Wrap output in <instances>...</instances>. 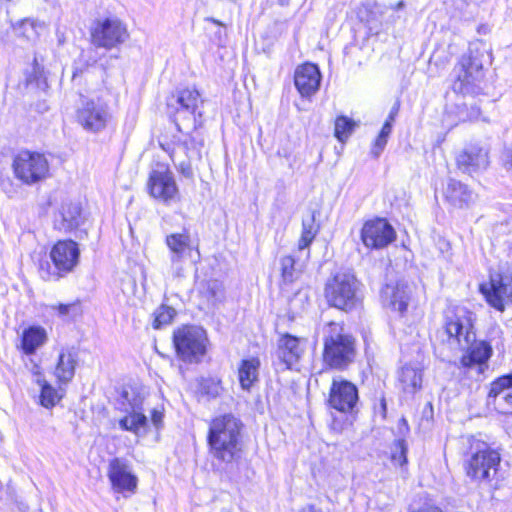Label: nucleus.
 Returning <instances> with one entry per match:
<instances>
[{"instance_id": "obj_1", "label": "nucleus", "mask_w": 512, "mask_h": 512, "mask_svg": "<svg viewBox=\"0 0 512 512\" xmlns=\"http://www.w3.org/2000/svg\"><path fill=\"white\" fill-rule=\"evenodd\" d=\"M243 429V422L231 413L214 418L207 436L212 456L225 464H232L240 459Z\"/></svg>"}, {"instance_id": "obj_2", "label": "nucleus", "mask_w": 512, "mask_h": 512, "mask_svg": "<svg viewBox=\"0 0 512 512\" xmlns=\"http://www.w3.org/2000/svg\"><path fill=\"white\" fill-rule=\"evenodd\" d=\"M500 454L486 442L474 440L464 460L466 476L476 483H489L500 464Z\"/></svg>"}, {"instance_id": "obj_3", "label": "nucleus", "mask_w": 512, "mask_h": 512, "mask_svg": "<svg viewBox=\"0 0 512 512\" xmlns=\"http://www.w3.org/2000/svg\"><path fill=\"white\" fill-rule=\"evenodd\" d=\"M355 357V340L343 333V327L335 322L327 325L324 338L323 360L335 369L347 367Z\"/></svg>"}, {"instance_id": "obj_4", "label": "nucleus", "mask_w": 512, "mask_h": 512, "mask_svg": "<svg viewBox=\"0 0 512 512\" xmlns=\"http://www.w3.org/2000/svg\"><path fill=\"white\" fill-rule=\"evenodd\" d=\"M476 314L463 306L448 308L444 313L443 329L447 342L452 345H468L476 334Z\"/></svg>"}, {"instance_id": "obj_5", "label": "nucleus", "mask_w": 512, "mask_h": 512, "mask_svg": "<svg viewBox=\"0 0 512 512\" xmlns=\"http://www.w3.org/2000/svg\"><path fill=\"white\" fill-rule=\"evenodd\" d=\"M80 250L73 240H59L50 251L49 263L40 265V275L45 281H57L72 272L79 263Z\"/></svg>"}, {"instance_id": "obj_6", "label": "nucleus", "mask_w": 512, "mask_h": 512, "mask_svg": "<svg viewBox=\"0 0 512 512\" xmlns=\"http://www.w3.org/2000/svg\"><path fill=\"white\" fill-rule=\"evenodd\" d=\"M173 344L180 360L199 363L207 351V333L202 327L185 325L174 331Z\"/></svg>"}, {"instance_id": "obj_7", "label": "nucleus", "mask_w": 512, "mask_h": 512, "mask_svg": "<svg viewBox=\"0 0 512 512\" xmlns=\"http://www.w3.org/2000/svg\"><path fill=\"white\" fill-rule=\"evenodd\" d=\"M203 99L195 88L179 90L168 102V107L174 109V122L179 131H182L181 124L187 128H196L201 122L202 111L200 110Z\"/></svg>"}, {"instance_id": "obj_8", "label": "nucleus", "mask_w": 512, "mask_h": 512, "mask_svg": "<svg viewBox=\"0 0 512 512\" xmlns=\"http://www.w3.org/2000/svg\"><path fill=\"white\" fill-rule=\"evenodd\" d=\"M359 283L350 272H338L326 283L325 298L328 304L340 310L348 311L357 303Z\"/></svg>"}, {"instance_id": "obj_9", "label": "nucleus", "mask_w": 512, "mask_h": 512, "mask_svg": "<svg viewBox=\"0 0 512 512\" xmlns=\"http://www.w3.org/2000/svg\"><path fill=\"white\" fill-rule=\"evenodd\" d=\"M145 394L136 387H126L120 395L122 410L126 415L119 420V426L124 431L138 434L140 429L146 428L148 419L144 414Z\"/></svg>"}, {"instance_id": "obj_10", "label": "nucleus", "mask_w": 512, "mask_h": 512, "mask_svg": "<svg viewBox=\"0 0 512 512\" xmlns=\"http://www.w3.org/2000/svg\"><path fill=\"white\" fill-rule=\"evenodd\" d=\"M14 175L27 185L44 180L49 174V162L46 156L29 150L19 151L12 163Z\"/></svg>"}, {"instance_id": "obj_11", "label": "nucleus", "mask_w": 512, "mask_h": 512, "mask_svg": "<svg viewBox=\"0 0 512 512\" xmlns=\"http://www.w3.org/2000/svg\"><path fill=\"white\" fill-rule=\"evenodd\" d=\"M453 71L456 77L453 83L455 92L463 94L478 92V83L484 78L483 63L478 54L470 51L469 54L463 55Z\"/></svg>"}, {"instance_id": "obj_12", "label": "nucleus", "mask_w": 512, "mask_h": 512, "mask_svg": "<svg viewBox=\"0 0 512 512\" xmlns=\"http://www.w3.org/2000/svg\"><path fill=\"white\" fill-rule=\"evenodd\" d=\"M129 38L126 25L118 18L99 20L91 31V42L95 47L111 50Z\"/></svg>"}, {"instance_id": "obj_13", "label": "nucleus", "mask_w": 512, "mask_h": 512, "mask_svg": "<svg viewBox=\"0 0 512 512\" xmlns=\"http://www.w3.org/2000/svg\"><path fill=\"white\" fill-rule=\"evenodd\" d=\"M149 194L169 205L179 200V190L173 173L168 168H158L150 172L147 182Z\"/></svg>"}, {"instance_id": "obj_14", "label": "nucleus", "mask_w": 512, "mask_h": 512, "mask_svg": "<svg viewBox=\"0 0 512 512\" xmlns=\"http://www.w3.org/2000/svg\"><path fill=\"white\" fill-rule=\"evenodd\" d=\"M359 401L358 388L343 378H334L330 387L328 405L341 413H353Z\"/></svg>"}, {"instance_id": "obj_15", "label": "nucleus", "mask_w": 512, "mask_h": 512, "mask_svg": "<svg viewBox=\"0 0 512 512\" xmlns=\"http://www.w3.org/2000/svg\"><path fill=\"white\" fill-rule=\"evenodd\" d=\"M396 238L392 225L384 218H376L365 222L361 229V240L367 248L381 249L388 246Z\"/></svg>"}, {"instance_id": "obj_16", "label": "nucleus", "mask_w": 512, "mask_h": 512, "mask_svg": "<svg viewBox=\"0 0 512 512\" xmlns=\"http://www.w3.org/2000/svg\"><path fill=\"white\" fill-rule=\"evenodd\" d=\"M465 351L460 359V364L464 368L478 367V371L483 373L488 368V361L493 355V348L487 340H477L476 334L474 339L468 345L459 347Z\"/></svg>"}, {"instance_id": "obj_17", "label": "nucleus", "mask_w": 512, "mask_h": 512, "mask_svg": "<svg viewBox=\"0 0 512 512\" xmlns=\"http://www.w3.org/2000/svg\"><path fill=\"white\" fill-rule=\"evenodd\" d=\"M479 290L487 303L500 312L505 310L506 303L512 302V283L506 282L501 275L492 276L489 283L480 285Z\"/></svg>"}, {"instance_id": "obj_18", "label": "nucleus", "mask_w": 512, "mask_h": 512, "mask_svg": "<svg viewBox=\"0 0 512 512\" xmlns=\"http://www.w3.org/2000/svg\"><path fill=\"white\" fill-rule=\"evenodd\" d=\"M412 286L403 280L386 284L381 290L384 306L404 314L407 311L412 296Z\"/></svg>"}, {"instance_id": "obj_19", "label": "nucleus", "mask_w": 512, "mask_h": 512, "mask_svg": "<svg viewBox=\"0 0 512 512\" xmlns=\"http://www.w3.org/2000/svg\"><path fill=\"white\" fill-rule=\"evenodd\" d=\"M79 123L89 131L102 130L107 123L109 113L105 104L100 101H86L78 110Z\"/></svg>"}, {"instance_id": "obj_20", "label": "nucleus", "mask_w": 512, "mask_h": 512, "mask_svg": "<svg viewBox=\"0 0 512 512\" xmlns=\"http://www.w3.org/2000/svg\"><path fill=\"white\" fill-rule=\"evenodd\" d=\"M322 75L316 64L305 63L294 72V84L302 97L309 98L320 88Z\"/></svg>"}, {"instance_id": "obj_21", "label": "nucleus", "mask_w": 512, "mask_h": 512, "mask_svg": "<svg viewBox=\"0 0 512 512\" xmlns=\"http://www.w3.org/2000/svg\"><path fill=\"white\" fill-rule=\"evenodd\" d=\"M108 478L117 492H134L137 487V477L132 474L124 459L114 458L108 467Z\"/></svg>"}, {"instance_id": "obj_22", "label": "nucleus", "mask_w": 512, "mask_h": 512, "mask_svg": "<svg viewBox=\"0 0 512 512\" xmlns=\"http://www.w3.org/2000/svg\"><path fill=\"white\" fill-rule=\"evenodd\" d=\"M445 201L456 209L470 208L477 199V194L468 185L455 179H449L443 190Z\"/></svg>"}, {"instance_id": "obj_23", "label": "nucleus", "mask_w": 512, "mask_h": 512, "mask_svg": "<svg viewBox=\"0 0 512 512\" xmlns=\"http://www.w3.org/2000/svg\"><path fill=\"white\" fill-rule=\"evenodd\" d=\"M457 165L464 173L473 174L488 166V153L478 146H469L457 156Z\"/></svg>"}, {"instance_id": "obj_24", "label": "nucleus", "mask_w": 512, "mask_h": 512, "mask_svg": "<svg viewBox=\"0 0 512 512\" xmlns=\"http://www.w3.org/2000/svg\"><path fill=\"white\" fill-rule=\"evenodd\" d=\"M303 353L300 339L288 333L281 335L277 343L276 356L285 369L298 362Z\"/></svg>"}, {"instance_id": "obj_25", "label": "nucleus", "mask_w": 512, "mask_h": 512, "mask_svg": "<svg viewBox=\"0 0 512 512\" xmlns=\"http://www.w3.org/2000/svg\"><path fill=\"white\" fill-rule=\"evenodd\" d=\"M488 403L495 407H512V372L495 379L488 392Z\"/></svg>"}, {"instance_id": "obj_26", "label": "nucleus", "mask_w": 512, "mask_h": 512, "mask_svg": "<svg viewBox=\"0 0 512 512\" xmlns=\"http://www.w3.org/2000/svg\"><path fill=\"white\" fill-rule=\"evenodd\" d=\"M82 223V208L79 203L64 202L55 215L54 227L59 231L69 232Z\"/></svg>"}, {"instance_id": "obj_27", "label": "nucleus", "mask_w": 512, "mask_h": 512, "mask_svg": "<svg viewBox=\"0 0 512 512\" xmlns=\"http://www.w3.org/2000/svg\"><path fill=\"white\" fill-rule=\"evenodd\" d=\"M165 243L170 251L171 265L179 275L180 264L191 249L190 236L188 233H172L166 236Z\"/></svg>"}, {"instance_id": "obj_28", "label": "nucleus", "mask_w": 512, "mask_h": 512, "mask_svg": "<svg viewBox=\"0 0 512 512\" xmlns=\"http://www.w3.org/2000/svg\"><path fill=\"white\" fill-rule=\"evenodd\" d=\"M77 357L78 353L74 347H64L60 350L54 372L60 383L68 384L73 379Z\"/></svg>"}, {"instance_id": "obj_29", "label": "nucleus", "mask_w": 512, "mask_h": 512, "mask_svg": "<svg viewBox=\"0 0 512 512\" xmlns=\"http://www.w3.org/2000/svg\"><path fill=\"white\" fill-rule=\"evenodd\" d=\"M35 383L40 387V404L47 409L56 406L64 396V390L56 389L46 381L44 375L40 372L39 367H35L33 372Z\"/></svg>"}, {"instance_id": "obj_30", "label": "nucleus", "mask_w": 512, "mask_h": 512, "mask_svg": "<svg viewBox=\"0 0 512 512\" xmlns=\"http://www.w3.org/2000/svg\"><path fill=\"white\" fill-rule=\"evenodd\" d=\"M261 362L257 357L243 359L238 367V379L243 390L249 391L259 380Z\"/></svg>"}, {"instance_id": "obj_31", "label": "nucleus", "mask_w": 512, "mask_h": 512, "mask_svg": "<svg viewBox=\"0 0 512 512\" xmlns=\"http://www.w3.org/2000/svg\"><path fill=\"white\" fill-rule=\"evenodd\" d=\"M46 340L47 334L44 328L31 326L23 331L21 346L26 355H32Z\"/></svg>"}, {"instance_id": "obj_32", "label": "nucleus", "mask_w": 512, "mask_h": 512, "mask_svg": "<svg viewBox=\"0 0 512 512\" xmlns=\"http://www.w3.org/2000/svg\"><path fill=\"white\" fill-rule=\"evenodd\" d=\"M399 381L405 392L414 393L417 389L421 388L422 371L415 365L407 364L401 368Z\"/></svg>"}, {"instance_id": "obj_33", "label": "nucleus", "mask_w": 512, "mask_h": 512, "mask_svg": "<svg viewBox=\"0 0 512 512\" xmlns=\"http://www.w3.org/2000/svg\"><path fill=\"white\" fill-rule=\"evenodd\" d=\"M280 265L281 276L285 283H293L302 273V266L298 264L296 259L291 255L282 257Z\"/></svg>"}, {"instance_id": "obj_34", "label": "nucleus", "mask_w": 512, "mask_h": 512, "mask_svg": "<svg viewBox=\"0 0 512 512\" xmlns=\"http://www.w3.org/2000/svg\"><path fill=\"white\" fill-rule=\"evenodd\" d=\"M318 233V227L315 225V216L312 214L309 218L303 219L302 221V234L298 242L299 250L306 249L313 242L316 234Z\"/></svg>"}, {"instance_id": "obj_35", "label": "nucleus", "mask_w": 512, "mask_h": 512, "mask_svg": "<svg viewBox=\"0 0 512 512\" xmlns=\"http://www.w3.org/2000/svg\"><path fill=\"white\" fill-rule=\"evenodd\" d=\"M356 123L346 116H339L335 121L334 135L340 141L344 142L353 132Z\"/></svg>"}, {"instance_id": "obj_36", "label": "nucleus", "mask_w": 512, "mask_h": 512, "mask_svg": "<svg viewBox=\"0 0 512 512\" xmlns=\"http://www.w3.org/2000/svg\"><path fill=\"white\" fill-rule=\"evenodd\" d=\"M176 315L175 309L172 307L162 305L154 312L153 328L160 329L172 322Z\"/></svg>"}, {"instance_id": "obj_37", "label": "nucleus", "mask_w": 512, "mask_h": 512, "mask_svg": "<svg viewBox=\"0 0 512 512\" xmlns=\"http://www.w3.org/2000/svg\"><path fill=\"white\" fill-rule=\"evenodd\" d=\"M408 447L404 439H398L394 442L391 460L395 465L404 466L407 463Z\"/></svg>"}, {"instance_id": "obj_38", "label": "nucleus", "mask_w": 512, "mask_h": 512, "mask_svg": "<svg viewBox=\"0 0 512 512\" xmlns=\"http://www.w3.org/2000/svg\"><path fill=\"white\" fill-rule=\"evenodd\" d=\"M51 309L57 311L60 317H75L80 312L77 303L52 305Z\"/></svg>"}, {"instance_id": "obj_39", "label": "nucleus", "mask_w": 512, "mask_h": 512, "mask_svg": "<svg viewBox=\"0 0 512 512\" xmlns=\"http://www.w3.org/2000/svg\"><path fill=\"white\" fill-rule=\"evenodd\" d=\"M387 141H388V137L378 134L377 138L374 141L373 147L371 149V154L375 158H378L380 156V154L382 153V151L384 150V148L387 144Z\"/></svg>"}, {"instance_id": "obj_40", "label": "nucleus", "mask_w": 512, "mask_h": 512, "mask_svg": "<svg viewBox=\"0 0 512 512\" xmlns=\"http://www.w3.org/2000/svg\"><path fill=\"white\" fill-rule=\"evenodd\" d=\"M31 77L36 81L45 79L44 66L39 63L37 56H35L34 60H33V71H32Z\"/></svg>"}, {"instance_id": "obj_41", "label": "nucleus", "mask_w": 512, "mask_h": 512, "mask_svg": "<svg viewBox=\"0 0 512 512\" xmlns=\"http://www.w3.org/2000/svg\"><path fill=\"white\" fill-rule=\"evenodd\" d=\"M164 417V409L163 408H153L151 411V422L155 426L156 429L162 427Z\"/></svg>"}, {"instance_id": "obj_42", "label": "nucleus", "mask_w": 512, "mask_h": 512, "mask_svg": "<svg viewBox=\"0 0 512 512\" xmlns=\"http://www.w3.org/2000/svg\"><path fill=\"white\" fill-rule=\"evenodd\" d=\"M207 291L209 293V299L213 302L219 299L220 284L217 281H210L207 284Z\"/></svg>"}, {"instance_id": "obj_43", "label": "nucleus", "mask_w": 512, "mask_h": 512, "mask_svg": "<svg viewBox=\"0 0 512 512\" xmlns=\"http://www.w3.org/2000/svg\"><path fill=\"white\" fill-rule=\"evenodd\" d=\"M177 170L186 178L193 177V169L189 161H182L177 165Z\"/></svg>"}, {"instance_id": "obj_44", "label": "nucleus", "mask_w": 512, "mask_h": 512, "mask_svg": "<svg viewBox=\"0 0 512 512\" xmlns=\"http://www.w3.org/2000/svg\"><path fill=\"white\" fill-rule=\"evenodd\" d=\"M504 167L512 177V145L505 150L504 153Z\"/></svg>"}, {"instance_id": "obj_45", "label": "nucleus", "mask_w": 512, "mask_h": 512, "mask_svg": "<svg viewBox=\"0 0 512 512\" xmlns=\"http://www.w3.org/2000/svg\"><path fill=\"white\" fill-rule=\"evenodd\" d=\"M375 414H379L382 419L386 418L387 414V404L384 397H381L378 405L374 407Z\"/></svg>"}, {"instance_id": "obj_46", "label": "nucleus", "mask_w": 512, "mask_h": 512, "mask_svg": "<svg viewBox=\"0 0 512 512\" xmlns=\"http://www.w3.org/2000/svg\"><path fill=\"white\" fill-rule=\"evenodd\" d=\"M392 132V125L389 122H384L379 134L389 138Z\"/></svg>"}, {"instance_id": "obj_47", "label": "nucleus", "mask_w": 512, "mask_h": 512, "mask_svg": "<svg viewBox=\"0 0 512 512\" xmlns=\"http://www.w3.org/2000/svg\"><path fill=\"white\" fill-rule=\"evenodd\" d=\"M415 512H442V511L438 507L429 506V507L421 508Z\"/></svg>"}, {"instance_id": "obj_48", "label": "nucleus", "mask_w": 512, "mask_h": 512, "mask_svg": "<svg viewBox=\"0 0 512 512\" xmlns=\"http://www.w3.org/2000/svg\"><path fill=\"white\" fill-rule=\"evenodd\" d=\"M300 512H322V511L313 505H307V506L303 507Z\"/></svg>"}, {"instance_id": "obj_49", "label": "nucleus", "mask_w": 512, "mask_h": 512, "mask_svg": "<svg viewBox=\"0 0 512 512\" xmlns=\"http://www.w3.org/2000/svg\"><path fill=\"white\" fill-rule=\"evenodd\" d=\"M22 28L26 29L27 27H30V29L32 30V32H34V26H33V22L29 21V20H25L22 22L21 24Z\"/></svg>"}, {"instance_id": "obj_50", "label": "nucleus", "mask_w": 512, "mask_h": 512, "mask_svg": "<svg viewBox=\"0 0 512 512\" xmlns=\"http://www.w3.org/2000/svg\"><path fill=\"white\" fill-rule=\"evenodd\" d=\"M394 120H395L394 115H388L385 122H389L391 125H393Z\"/></svg>"}, {"instance_id": "obj_51", "label": "nucleus", "mask_w": 512, "mask_h": 512, "mask_svg": "<svg viewBox=\"0 0 512 512\" xmlns=\"http://www.w3.org/2000/svg\"><path fill=\"white\" fill-rule=\"evenodd\" d=\"M404 6H405L404 2L400 1V2L397 3L395 9L396 10H400V9L404 8Z\"/></svg>"}, {"instance_id": "obj_52", "label": "nucleus", "mask_w": 512, "mask_h": 512, "mask_svg": "<svg viewBox=\"0 0 512 512\" xmlns=\"http://www.w3.org/2000/svg\"><path fill=\"white\" fill-rule=\"evenodd\" d=\"M397 112H398V107H393L392 110L390 111L389 115H394V117H395Z\"/></svg>"}, {"instance_id": "obj_53", "label": "nucleus", "mask_w": 512, "mask_h": 512, "mask_svg": "<svg viewBox=\"0 0 512 512\" xmlns=\"http://www.w3.org/2000/svg\"><path fill=\"white\" fill-rule=\"evenodd\" d=\"M288 2H289V0H278V3L280 5H286V4H288Z\"/></svg>"}]
</instances>
